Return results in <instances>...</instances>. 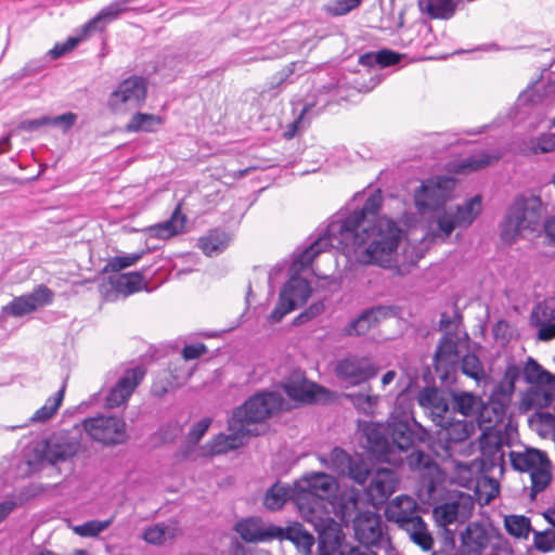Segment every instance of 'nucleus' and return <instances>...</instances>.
Masks as SVG:
<instances>
[{
  "label": "nucleus",
  "mask_w": 555,
  "mask_h": 555,
  "mask_svg": "<svg viewBox=\"0 0 555 555\" xmlns=\"http://www.w3.org/2000/svg\"><path fill=\"white\" fill-rule=\"evenodd\" d=\"M382 206L379 191L371 194L361 209L348 216H335L326 229L295 260L294 264L309 266L314 257L328 247L358 253L364 264L389 267L401 241V229L386 217L376 218Z\"/></svg>",
  "instance_id": "obj_1"
},
{
  "label": "nucleus",
  "mask_w": 555,
  "mask_h": 555,
  "mask_svg": "<svg viewBox=\"0 0 555 555\" xmlns=\"http://www.w3.org/2000/svg\"><path fill=\"white\" fill-rule=\"evenodd\" d=\"M543 214L544 208L539 196H517L501 224L502 240L511 242L526 232H534L541 223Z\"/></svg>",
  "instance_id": "obj_2"
},
{
  "label": "nucleus",
  "mask_w": 555,
  "mask_h": 555,
  "mask_svg": "<svg viewBox=\"0 0 555 555\" xmlns=\"http://www.w3.org/2000/svg\"><path fill=\"white\" fill-rule=\"evenodd\" d=\"M295 502L301 515L326 511L336 489L335 479L325 473H311L296 482Z\"/></svg>",
  "instance_id": "obj_3"
},
{
  "label": "nucleus",
  "mask_w": 555,
  "mask_h": 555,
  "mask_svg": "<svg viewBox=\"0 0 555 555\" xmlns=\"http://www.w3.org/2000/svg\"><path fill=\"white\" fill-rule=\"evenodd\" d=\"M508 456L515 470L530 474V498L534 500L552 481V463L547 454L538 449L527 448L522 452L511 451Z\"/></svg>",
  "instance_id": "obj_4"
},
{
  "label": "nucleus",
  "mask_w": 555,
  "mask_h": 555,
  "mask_svg": "<svg viewBox=\"0 0 555 555\" xmlns=\"http://www.w3.org/2000/svg\"><path fill=\"white\" fill-rule=\"evenodd\" d=\"M468 335L462 338L456 332L447 331L439 339L435 354L434 367L438 378L444 385H451L456 380L462 358V347L466 345Z\"/></svg>",
  "instance_id": "obj_5"
},
{
  "label": "nucleus",
  "mask_w": 555,
  "mask_h": 555,
  "mask_svg": "<svg viewBox=\"0 0 555 555\" xmlns=\"http://www.w3.org/2000/svg\"><path fill=\"white\" fill-rule=\"evenodd\" d=\"M283 401V397L279 392H257L233 410L232 424H240L244 428H249L250 425L261 423L280 411Z\"/></svg>",
  "instance_id": "obj_6"
},
{
  "label": "nucleus",
  "mask_w": 555,
  "mask_h": 555,
  "mask_svg": "<svg viewBox=\"0 0 555 555\" xmlns=\"http://www.w3.org/2000/svg\"><path fill=\"white\" fill-rule=\"evenodd\" d=\"M524 378L531 385L525 397L527 404L540 409L550 406L555 399V375L534 359L528 358L524 366Z\"/></svg>",
  "instance_id": "obj_7"
},
{
  "label": "nucleus",
  "mask_w": 555,
  "mask_h": 555,
  "mask_svg": "<svg viewBox=\"0 0 555 555\" xmlns=\"http://www.w3.org/2000/svg\"><path fill=\"white\" fill-rule=\"evenodd\" d=\"M301 516L318 532V555H339L347 548L341 526L331 517L328 511Z\"/></svg>",
  "instance_id": "obj_8"
},
{
  "label": "nucleus",
  "mask_w": 555,
  "mask_h": 555,
  "mask_svg": "<svg viewBox=\"0 0 555 555\" xmlns=\"http://www.w3.org/2000/svg\"><path fill=\"white\" fill-rule=\"evenodd\" d=\"M380 366L369 356L349 354L340 359L334 369L335 376L345 387L369 385L379 373Z\"/></svg>",
  "instance_id": "obj_9"
},
{
  "label": "nucleus",
  "mask_w": 555,
  "mask_h": 555,
  "mask_svg": "<svg viewBox=\"0 0 555 555\" xmlns=\"http://www.w3.org/2000/svg\"><path fill=\"white\" fill-rule=\"evenodd\" d=\"M82 426L92 440L106 447L122 444L128 440L127 424L118 416L101 414L86 418Z\"/></svg>",
  "instance_id": "obj_10"
},
{
  "label": "nucleus",
  "mask_w": 555,
  "mask_h": 555,
  "mask_svg": "<svg viewBox=\"0 0 555 555\" xmlns=\"http://www.w3.org/2000/svg\"><path fill=\"white\" fill-rule=\"evenodd\" d=\"M386 424L390 442L401 456L416 442H424L429 436L428 431L408 414L402 417L391 414Z\"/></svg>",
  "instance_id": "obj_11"
},
{
  "label": "nucleus",
  "mask_w": 555,
  "mask_h": 555,
  "mask_svg": "<svg viewBox=\"0 0 555 555\" xmlns=\"http://www.w3.org/2000/svg\"><path fill=\"white\" fill-rule=\"evenodd\" d=\"M455 188V180L451 177L438 176L423 182L415 192V205L425 214L442 208L451 197Z\"/></svg>",
  "instance_id": "obj_12"
},
{
  "label": "nucleus",
  "mask_w": 555,
  "mask_h": 555,
  "mask_svg": "<svg viewBox=\"0 0 555 555\" xmlns=\"http://www.w3.org/2000/svg\"><path fill=\"white\" fill-rule=\"evenodd\" d=\"M312 288L306 279L294 275L281 288L279 300L269 315L271 323L280 322L284 315L307 302Z\"/></svg>",
  "instance_id": "obj_13"
},
{
  "label": "nucleus",
  "mask_w": 555,
  "mask_h": 555,
  "mask_svg": "<svg viewBox=\"0 0 555 555\" xmlns=\"http://www.w3.org/2000/svg\"><path fill=\"white\" fill-rule=\"evenodd\" d=\"M79 441L68 431H59L43 440L36 448L38 460L57 465L74 457L79 451Z\"/></svg>",
  "instance_id": "obj_14"
},
{
  "label": "nucleus",
  "mask_w": 555,
  "mask_h": 555,
  "mask_svg": "<svg viewBox=\"0 0 555 555\" xmlns=\"http://www.w3.org/2000/svg\"><path fill=\"white\" fill-rule=\"evenodd\" d=\"M366 448L377 462L387 463L392 466H399L403 457L397 454L393 443L390 442L387 424L367 423L363 427Z\"/></svg>",
  "instance_id": "obj_15"
},
{
  "label": "nucleus",
  "mask_w": 555,
  "mask_h": 555,
  "mask_svg": "<svg viewBox=\"0 0 555 555\" xmlns=\"http://www.w3.org/2000/svg\"><path fill=\"white\" fill-rule=\"evenodd\" d=\"M321 462L336 474L348 477L359 486H365L367 481L369 464L361 457H352L339 447H335L328 457L322 456Z\"/></svg>",
  "instance_id": "obj_16"
},
{
  "label": "nucleus",
  "mask_w": 555,
  "mask_h": 555,
  "mask_svg": "<svg viewBox=\"0 0 555 555\" xmlns=\"http://www.w3.org/2000/svg\"><path fill=\"white\" fill-rule=\"evenodd\" d=\"M370 483L364 488L367 501L374 507L383 506L399 485L398 474L390 468L370 469Z\"/></svg>",
  "instance_id": "obj_17"
},
{
  "label": "nucleus",
  "mask_w": 555,
  "mask_h": 555,
  "mask_svg": "<svg viewBox=\"0 0 555 555\" xmlns=\"http://www.w3.org/2000/svg\"><path fill=\"white\" fill-rule=\"evenodd\" d=\"M146 98V81L143 77L131 76L122 80L108 99L113 109H120L122 105L129 107L140 106Z\"/></svg>",
  "instance_id": "obj_18"
},
{
  "label": "nucleus",
  "mask_w": 555,
  "mask_h": 555,
  "mask_svg": "<svg viewBox=\"0 0 555 555\" xmlns=\"http://www.w3.org/2000/svg\"><path fill=\"white\" fill-rule=\"evenodd\" d=\"M398 310L393 306L377 305L364 309L356 319L350 321L343 330L346 336H362L389 318L396 317Z\"/></svg>",
  "instance_id": "obj_19"
},
{
  "label": "nucleus",
  "mask_w": 555,
  "mask_h": 555,
  "mask_svg": "<svg viewBox=\"0 0 555 555\" xmlns=\"http://www.w3.org/2000/svg\"><path fill=\"white\" fill-rule=\"evenodd\" d=\"M54 293L46 285L40 284L29 294L15 297L7 307L9 314L13 317L26 315L40 307L53 301Z\"/></svg>",
  "instance_id": "obj_20"
},
{
  "label": "nucleus",
  "mask_w": 555,
  "mask_h": 555,
  "mask_svg": "<svg viewBox=\"0 0 555 555\" xmlns=\"http://www.w3.org/2000/svg\"><path fill=\"white\" fill-rule=\"evenodd\" d=\"M473 507L472 496L461 492L453 500L436 506L433 514L439 526L447 527L460 518L466 519Z\"/></svg>",
  "instance_id": "obj_21"
},
{
  "label": "nucleus",
  "mask_w": 555,
  "mask_h": 555,
  "mask_svg": "<svg viewBox=\"0 0 555 555\" xmlns=\"http://www.w3.org/2000/svg\"><path fill=\"white\" fill-rule=\"evenodd\" d=\"M107 285L109 288H106L105 284L101 287L104 289L105 299L113 301L118 298V295L127 297L143 289L145 287L144 275L140 271L111 275L107 279Z\"/></svg>",
  "instance_id": "obj_22"
},
{
  "label": "nucleus",
  "mask_w": 555,
  "mask_h": 555,
  "mask_svg": "<svg viewBox=\"0 0 555 555\" xmlns=\"http://www.w3.org/2000/svg\"><path fill=\"white\" fill-rule=\"evenodd\" d=\"M229 434H219L209 442L211 454H222L230 450L238 449L244 446L250 436L257 435L250 428H244L243 425L232 424V417L228 420Z\"/></svg>",
  "instance_id": "obj_23"
},
{
  "label": "nucleus",
  "mask_w": 555,
  "mask_h": 555,
  "mask_svg": "<svg viewBox=\"0 0 555 555\" xmlns=\"http://www.w3.org/2000/svg\"><path fill=\"white\" fill-rule=\"evenodd\" d=\"M144 375L145 371L140 366L127 370L106 396V405L117 408L126 403Z\"/></svg>",
  "instance_id": "obj_24"
},
{
  "label": "nucleus",
  "mask_w": 555,
  "mask_h": 555,
  "mask_svg": "<svg viewBox=\"0 0 555 555\" xmlns=\"http://www.w3.org/2000/svg\"><path fill=\"white\" fill-rule=\"evenodd\" d=\"M235 531L248 543L272 541L280 533L279 526L264 524L260 518H248L238 521L235 525Z\"/></svg>",
  "instance_id": "obj_25"
},
{
  "label": "nucleus",
  "mask_w": 555,
  "mask_h": 555,
  "mask_svg": "<svg viewBox=\"0 0 555 555\" xmlns=\"http://www.w3.org/2000/svg\"><path fill=\"white\" fill-rule=\"evenodd\" d=\"M417 402L429 411L433 422L444 423L449 414H453L443 392L435 387H425L417 395Z\"/></svg>",
  "instance_id": "obj_26"
},
{
  "label": "nucleus",
  "mask_w": 555,
  "mask_h": 555,
  "mask_svg": "<svg viewBox=\"0 0 555 555\" xmlns=\"http://www.w3.org/2000/svg\"><path fill=\"white\" fill-rule=\"evenodd\" d=\"M437 426L441 428L439 435L446 440L447 443H459L468 439L476 429L473 420L461 418L456 420L453 414L446 417L444 423H439Z\"/></svg>",
  "instance_id": "obj_27"
},
{
  "label": "nucleus",
  "mask_w": 555,
  "mask_h": 555,
  "mask_svg": "<svg viewBox=\"0 0 555 555\" xmlns=\"http://www.w3.org/2000/svg\"><path fill=\"white\" fill-rule=\"evenodd\" d=\"M139 0H114L83 26V33L102 30L106 24L117 20L122 13L132 10L131 4Z\"/></svg>",
  "instance_id": "obj_28"
},
{
  "label": "nucleus",
  "mask_w": 555,
  "mask_h": 555,
  "mask_svg": "<svg viewBox=\"0 0 555 555\" xmlns=\"http://www.w3.org/2000/svg\"><path fill=\"white\" fill-rule=\"evenodd\" d=\"M280 533L275 537L279 541H291L302 555H310L315 543L314 537L300 524L292 522L287 527H280Z\"/></svg>",
  "instance_id": "obj_29"
},
{
  "label": "nucleus",
  "mask_w": 555,
  "mask_h": 555,
  "mask_svg": "<svg viewBox=\"0 0 555 555\" xmlns=\"http://www.w3.org/2000/svg\"><path fill=\"white\" fill-rule=\"evenodd\" d=\"M397 522L406 530L414 543L427 551L433 546V538L427 531L426 524L421 516L412 514H400Z\"/></svg>",
  "instance_id": "obj_30"
},
{
  "label": "nucleus",
  "mask_w": 555,
  "mask_h": 555,
  "mask_svg": "<svg viewBox=\"0 0 555 555\" xmlns=\"http://www.w3.org/2000/svg\"><path fill=\"white\" fill-rule=\"evenodd\" d=\"M283 389L292 400L302 403H313L318 401V395L324 392L322 387L306 379L287 380L283 384Z\"/></svg>",
  "instance_id": "obj_31"
},
{
  "label": "nucleus",
  "mask_w": 555,
  "mask_h": 555,
  "mask_svg": "<svg viewBox=\"0 0 555 555\" xmlns=\"http://www.w3.org/2000/svg\"><path fill=\"white\" fill-rule=\"evenodd\" d=\"M343 397L361 414L373 415L379 403V396L372 393V387L364 385L362 391L346 392Z\"/></svg>",
  "instance_id": "obj_32"
},
{
  "label": "nucleus",
  "mask_w": 555,
  "mask_h": 555,
  "mask_svg": "<svg viewBox=\"0 0 555 555\" xmlns=\"http://www.w3.org/2000/svg\"><path fill=\"white\" fill-rule=\"evenodd\" d=\"M463 0H418L422 13L431 18L450 20Z\"/></svg>",
  "instance_id": "obj_33"
},
{
  "label": "nucleus",
  "mask_w": 555,
  "mask_h": 555,
  "mask_svg": "<svg viewBox=\"0 0 555 555\" xmlns=\"http://www.w3.org/2000/svg\"><path fill=\"white\" fill-rule=\"evenodd\" d=\"M296 493V487L293 489L289 486L278 481L267 490L263 498V505L269 511H278L284 506L287 500H293L295 502Z\"/></svg>",
  "instance_id": "obj_34"
},
{
  "label": "nucleus",
  "mask_w": 555,
  "mask_h": 555,
  "mask_svg": "<svg viewBox=\"0 0 555 555\" xmlns=\"http://www.w3.org/2000/svg\"><path fill=\"white\" fill-rule=\"evenodd\" d=\"M452 412H459L463 418L476 416L482 405V401L470 392L452 393Z\"/></svg>",
  "instance_id": "obj_35"
},
{
  "label": "nucleus",
  "mask_w": 555,
  "mask_h": 555,
  "mask_svg": "<svg viewBox=\"0 0 555 555\" xmlns=\"http://www.w3.org/2000/svg\"><path fill=\"white\" fill-rule=\"evenodd\" d=\"M184 219V216L180 214V209L176 208L170 219L151 227L149 229L150 234L154 237L169 238L178 234L183 229Z\"/></svg>",
  "instance_id": "obj_36"
},
{
  "label": "nucleus",
  "mask_w": 555,
  "mask_h": 555,
  "mask_svg": "<svg viewBox=\"0 0 555 555\" xmlns=\"http://www.w3.org/2000/svg\"><path fill=\"white\" fill-rule=\"evenodd\" d=\"M480 207L481 197L479 195L468 199L463 206H456L455 209L452 210V216L457 227L467 228L470 225L479 215Z\"/></svg>",
  "instance_id": "obj_37"
},
{
  "label": "nucleus",
  "mask_w": 555,
  "mask_h": 555,
  "mask_svg": "<svg viewBox=\"0 0 555 555\" xmlns=\"http://www.w3.org/2000/svg\"><path fill=\"white\" fill-rule=\"evenodd\" d=\"M461 372L467 377L473 378L478 384L485 382L487 379V374L485 372L483 365L480 359L472 352H467L462 356L460 360V369Z\"/></svg>",
  "instance_id": "obj_38"
},
{
  "label": "nucleus",
  "mask_w": 555,
  "mask_h": 555,
  "mask_svg": "<svg viewBox=\"0 0 555 555\" xmlns=\"http://www.w3.org/2000/svg\"><path fill=\"white\" fill-rule=\"evenodd\" d=\"M65 392V385L62 386L52 397H49L40 409H38L31 416V422L43 423L50 420L59 410Z\"/></svg>",
  "instance_id": "obj_39"
},
{
  "label": "nucleus",
  "mask_w": 555,
  "mask_h": 555,
  "mask_svg": "<svg viewBox=\"0 0 555 555\" xmlns=\"http://www.w3.org/2000/svg\"><path fill=\"white\" fill-rule=\"evenodd\" d=\"M228 245V235L223 231L215 230L206 237L199 238L198 246L207 256L221 253Z\"/></svg>",
  "instance_id": "obj_40"
},
{
  "label": "nucleus",
  "mask_w": 555,
  "mask_h": 555,
  "mask_svg": "<svg viewBox=\"0 0 555 555\" xmlns=\"http://www.w3.org/2000/svg\"><path fill=\"white\" fill-rule=\"evenodd\" d=\"M406 462L413 472H426L431 474L438 466L431 455L423 450H413L408 456Z\"/></svg>",
  "instance_id": "obj_41"
},
{
  "label": "nucleus",
  "mask_w": 555,
  "mask_h": 555,
  "mask_svg": "<svg viewBox=\"0 0 555 555\" xmlns=\"http://www.w3.org/2000/svg\"><path fill=\"white\" fill-rule=\"evenodd\" d=\"M357 533L361 540L366 544H375L382 537V528L379 519L374 517L367 518L366 521H361L356 525Z\"/></svg>",
  "instance_id": "obj_42"
},
{
  "label": "nucleus",
  "mask_w": 555,
  "mask_h": 555,
  "mask_svg": "<svg viewBox=\"0 0 555 555\" xmlns=\"http://www.w3.org/2000/svg\"><path fill=\"white\" fill-rule=\"evenodd\" d=\"M162 120L159 117L153 114L137 113L134 114L126 126L129 132L139 131H154L155 127L160 125Z\"/></svg>",
  "instance_id": "obj_43"
},
{
  "label": "nucleus",
  "mask_w": 555,
  "mask_h": 555,
  "mask_svg": "<svg viewBox=\"0 0 555 555\" xmlns=\"http://www.w3.org/2000/svg\"><path fill=\"white\" fill-rule=\"evenodd\" d=\"M506 531L516 538L527 539L531 530L530 519L524 515H509L504 520Z\"/></svg>",
  "instance_id": "obj_44"
},
{
  "label": "nucleus",
  "mask_w": 555,
  "mask_h": 555,
  "mask_svg": "<svg viewBox=\"0 0 555 555\" xmlns=\"http://www.w3.org/2000/svg\"><path fill=\"white\" fill-rule=\"evenodd\" d=\"M175 531L176 528L159 522L147 528L143 533V539L151 544H163L175 537Z\"/></svg>",
  "instance_id": "obj_45"
},
{
  "label": "nucleus",
  "mask_w": 555,
  "mask_h": 555,
  "mask_svg": "<svg viewBox=\"0 0 555 555\" xmlns=\"http://www.w3.org/2000/svg\"><path fill=\"white\" fill-rule=\"evenodd\" d=\"M524 376V367L521 369L517 364H508L506 366L504 377L496 387L499 393L509 397L515 390V383L520 376Z\"/></svg>",
  "instance_id": "obj_46"
},
{
  "label": "nucleus",
  "mask_w": 555,
  "mask_h": 555,
  "mask_svg": "<svg viewBox=\"0 0 555 555\" xmlns=\"http://www.w3.org/2000/svg\"><path fill=\"white\" fill-rule=\"evenodd\" d=\"M498 155H491L485 152L470 155L466 158H464L460 165L459 170L461 171H475L481 168H485L489 165H491L494 162L499 160Z\"/></svg>",
  "instance_id": "obj_47"
},
{
  "label": "nucleus",
  "mask_w": 555,
  "mask_h": 555,
  "mask_svg": "<svg viewBox=\"0 0 555 555\" xmlns=\"http://www.w3.org/2000/svg\"><path fill=\"white\" fill-rule=\"evenodd\" d=\"M114 517H111L105 520H89L81 525H77L73 528L74 532L80 537L85 538H95L101 532L106 530L113 522Z\"/></svg>",
  "instance_id": "obj_48"
},
{
  "label": "nucleus",
  "mask_w": 555,
  "mask_h": 555,
  "mask_svg": "<svg viewBox=\"0 0 555 555\" xmlns=\"http://www.w3.org/2000/svg\"><path fill=\"white\" fill-rule=\"evenodd\" d=\"M144 255V251L134 253L127 256H116L107 260L102 269V273L118 272L137 263Z\"/></svg>",
  "instance_id": "obj_49"
},
{
  "label": "nucleus",
  "mask_w": 555,
  "mask_h": 555,
  "mask_svg": "<svg viewBox=\"0 0 555 555\" xmlns=\"http://www.w3.org/2000/svg\"><path fill=\"white\" fill-rule=\"evenodd\" d=\"M532 322H555V299L539 304L531 313Z\"/></svg>",
  "instance_id": "obj_50"
},
{
  "label": "nucleus",
  "mask_w": 555,
  "mask_h": 555,
  "mask_svg": "<svg viewBox=\"0 0 555 555\" xmlns=\"http://www.w3.org/2000/svg\"><path fill=\"white\" fill-rule=\"evenodd\" d=\"M533 153H550L555 151V133H544L530 141Z\"/></svg>",
  "instance_id": "obj_51"
},
{
  "label": "nucleus",
  "mask_w": 555,
  "mask_h": 555,
  "mask_svg": "<svg viewBox=\"0 0 555 555\" xmlns=\"http://www.w3.org/2000/svg\"><path fill=\"white\" fill-rule=\"evenodd\" d=\"M297 68L302 69L304 63L302 62H292L285 67H283L280 72L274 74L271 78V87L278 88L286 82H292L289 79L291 76L296 72Z\"/></svg>",
  "instance_id": "obj_52"
},
{
  "label": "nucleus",
  "mask_w": 555,
  "mask_h": 555,
  "mask_svg": "<svg viewBox=\"0 0 555 555\" xmlns=\"http://www.w3.org/2000/svg\"><path fill=\"white\" fill-rule=\"evenodd\" d=\"M533 544L540 552L547 553L555 548V532L552 530L534 531Z\"/></svg>",
  "instance_id": "obj_53"
},
{
  "label": "nucleus",
  "mask_w": 555,
  "mask_h": 555,
  "mask_svg": "<svg viewBox=\"0 0 555 555\" xmlns=\"http://www.w3.org/2000/svg\"><path fill=\"white\" fill-rule=\"evenodd\" d=\"M325 309L323 300H319L310 305L307 309L300 312L293 321L294 325H302L315 317L320 315Z\"/></svg>",
  "instance_id": "obj_54"
},
{
  "label": "nucleus",
  "mask_w": 555,
  "mask_h": 555,
  "mask_svg": "<svg viewBox=\"0 0 555 555\" xmlns=\"http://www.w3.org/2000/svg\"><path fill=\"white\" fill-rule=\"evenodd\" d=\"M79 42V37H69L65 42L55 43V46L48 51L47 56L51 60H57L74 50Z\"/></svg>",
  "instance_id": "obj_55"
},
{
  "label": "nucleus",
  "mask_w": 555,
  "mask_h": 555,
  "mask_svg": "<svg viewBox=\"0 0 555 555\" xmlns=\"http://www.w3.org/2000/svg\"><path fill=\"white\" fill-rule=\"evenodd\" d=\"M402 56L403 55L400 53L384 49L376 52L375 61L376 64L379 65L380 67H387L399 63Z\"/></svg>",
  "instance_id": "obj_56"
},
{
  "label": "nucleus",
  "mask_w": 555,
  "mask_h": 555,
  "mask_svg": "<svg viewBox=\"0 0 555 555\" xmlns=\"http://www.w3.org/2000/svg\"><path fill=\"white\" fill-rule=\"evenodd\" d=\"M362 0H336L333 5L328 7V12L334 16L345 15L356 9Z\"/></svg>",
  "instance_id": "obj_57"
},
{
  "label": "nucleus",
  "mask_w": 555,
  "mask_h": 555,
  "mask_svg": "<svg viewBox=\"0 0 555 555\" xmlns=\"http://www.w3.org/2000/svg\"><path fill=\"white\" fill-rule=\"evenodd\" d=\"M437 225L438 229L448 237L453 232L455 228H457V224L455 223V220L452 216V209L444 210L440 216L437 218Z\"/></svg>",
  "instance_id": "obj_58"
},
{
  "label": "nucleus",
  "mask_w": 555,
  "mask_h": 555,
  "mask_svg": "<svg viewBox=\"0 0 555 555\" xmlns=\"http://www.w3.org/2000/svg\"><path fill=\"white\" fill-rule=\"evenodd\" d=\"M211 424V418L205 417L195 423L189 433V440L193 443H197L208 430Z\"/></svg>",
  "instance_id": "obj_59"
},
{
  "label": "nucleus",
  "mask_w": 555,
  "mask_h": 555,
  "mask_svg": "<svg viewBox=\"0 0 555 555\" xmlns=\"http://www.w3.org/2000/svg\"><path fill=\"white\" fill-rule=\"evenodd\" d=\"M77 115L68 112L55 117H50V126H60L64 132L69 130L76 122Z\"/></svg>",
  "instance_id": "obj_60"
},
{
  "label": "nucleus",
  "mask_w": 555,
  "mask_h": 555,
  "mask_svg": "<svg viewBox=\"0 0 555 555\" xmlns=\"http://www.w3.org/2000/svg\"><path fill=\"white\" fill-rule=\"evenodd\" d=\"M43 126H50V116H41L40 118L36 119H27L23 120L18 125V129L34 132L39 130Z\"/></svg>",
  "instance_id": "obj_61"
},
{
  "label": "nucleus",
  "mask_w": 555,
  "mask_h": 555,
  "mask_svg": "<svg viewBox=\"0 0 555 555\" xmlns=\"http://www.w3.org/2000/svg\"><path fill=\"white\" fill-rule=\"evenodd\" d=\"M46 66L47 64L44 59L31 60L23 67L22 73L18 77L22 78L37 75L40 72H42L46 68Z\"/></svg>",
  "instance_id": "obj_62"
},
{
  "label": "nucleus",
  "mask_w": 555,
  "mask_h": 555,
  "mask_svg": "<svg viewBox=\"0 0 555 555\" xmlns=\"http://www.w3.org/2000/svg\"><path fill=\"white\" fill-rule=\"evenodd\" d=\"M539 327L538 338L543 341L551 340L555 337V322H532Z\"/></svg>",
  "instance_id": "obj_63"
},
{
  "label": "nucleus",
  "mask_w": 555,
  "mask_h": 555,
  "mask_svg": "<svg viewBox=\"0 0 555 555\" xmlns=\"http://www.w3.org/2000/svg\"><path fill=\"white\" fill-rule=\"evenodd\" d=\"M206 351H207V347L202 343L186 345V346H184V348L182 350V356L185 360H193V359L199 358Z\"/></svg>",
  "instance_id": "obj_64"
}]
</instances>
